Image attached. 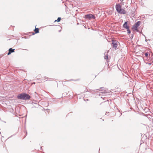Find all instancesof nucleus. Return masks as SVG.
I'll return each mask as SVG.
<instances>
[{"instance_id": "nucleus-10", "label": "nucleus", "mask_w": 153, "mask_h": 153, "mask_svg": "<svg viewBox=\"0 0 153 153\" xmlns=\"http://www.w3.org/2000/svg\"><path fill=\"white\" fill-rule=\"evenodd\" d=\"M61 18L60 17H58L57 20L55 21V22H59L61 20Z\"/></svg>"}, {"instance_id": "nucleus-5", "label": "nucleus", "mask_w": 153, "mask_h": 153, "mask_svg": "<svg viewBox=\"0 0 153 153\" xmlns=\"http://www.w3.org/2000/svg\"><path fill=\"white\" fill-rule=\"evenodd\" d=\"M118 42L116 41L113 40L112 42L113 47L114 49H116L117 48L118 45Z\"/></svg>"}, {"instance_id": "nucleus-3", "label": "nucleus", "mask_w": 153, "mask_h": 153, "mask_svg": "<svg viewBox=\"0 0 153 153\" xmlns=\"http://www.w3.org/2000/svg\"><path fill=\"white\" fill-rule=\"evenodd\" d=\"M140 21H138L132 27V30L133 31L136 30L137 31H138V27L140 26Z\"/></svg>"}, {"instance_id": "nucleus-17", "label": "nucleus", "mask_w": 153, "mask_h": 153, "mask_svg": "<svg viewBox=\"0 0 153 153\" xmlns=\"http://www.w3.org/2000/svg\"><path fill=\"white\" fill-rule=\"evenodd\" d=\"M33 83L34 84H35V82H33Z\"/></svg>"}, {"instance_id": "nucleus-13", "label": "nucleus", "mask_w": 153, "mask_h": 153, "mask_svg": "<svg viewBox=\"0 0 153 153\" xmlns=\"http://www.w3.org/2000/svg\"><path fill=\"white\" fill-rule=\"evenodd\" d=\"M104 58L105 59H108V55L105 56Z\"/></svg>"}, {"instance_id": "nucleus-11", "label": "nucleus", "mask_w": 153, "mask_h": 153, "mask_svg": "<svg viewBox=\"0 0 153 153\" xmlns=\"http://www.w3.org/2000/svg\"><path fill=\"white\" fill-rule=\"evenodd\" d=\"M127 31H128V34L130 33H131V31L129 29V28H128V29H127Z\"/></svg>"}, {"instance_id": "nucleus-6", "label": "nucleus", "mask_w": 153, "mask_h": 153, "mask_svg": "<svg viewBox=\"0 0 153 153\" xmlns=\"http://www.w3.org/2000/svg\"><path fill=\"white\" fill-rule=\"evenodd\" d=\"M15 49H13L12 48H10L9 49V52L7 53V55H8L11 54L12 53L14 52Z\"/></svg>"}, {"instance_id": "nucleus-15", "label": "nucleus", "mask_w": 153, "mask_h": 153, "mask_svg": "<svg viewBox=\"0 0 153 153\" xmlns=\"http://www.w3.org/2000/svg\"><path fill=\"white\" fill-rule=\"evenodd\" d=\"M147 64H148L149 65H151V64L150 63H147Z\"/></svg>"}, {"instance_id": "nucleus-7", "label": "nucleus", "mask_w": 153, "mask_h": 153, "mask_svg": "<svg viewBox=\"0 0 153 153\" xmlns=\"http://www.w3.org/2000/svg\"><path fill=\"white\" fill-rule=\"evenodd\" d=\"M123 27L126 29L129 28L128 26L127 25V22H126L123 25Z\"/></svg>"}, {"instance_id": "nucleus-8", "label": "nucleus", "mask_w": 153, "mask_h": 153, "mask_svg": "<svg viewBox=\"0 0 153 153\" xmlns=\"http://www.w3.org/2000/svg\"><path fill=\"white\" fill-rule=\"evenodd\" d=\"M48 79V78L47 76H45L43 77L42 80L43 81H47Z\"/></svg>"}, {"instance_id": "nucleus-12", "label": "nucleus", "mask_w": 153, "mask_h": 153, "mask_svg": "<svg viewBox=\"0 0 153 153\" xmlns=\"http://www.w3.org/2000/svg\"><path fill=\"white\" fill-rule=\"evenodd\" d=\"M149 54V53L148 52L146 53H145V56L146 57H147L148 56Z\"/></svg>"}, {"instance_id": "nucleus-14", "label": "nucleus", "mask_w": 153, "mask_h": 153, "mask_svg": "<svg viewBox=\"0 0 153 153\" xmlns=\"http://www.w3.org/2000/svg\"><path fill=\"white\" fill-rule=\"evenodd\" d=\"M109 93V92L107 91L106 90H105L104 91V94H105V93Z\"/></svg>"}, {"instance_id": "nucleus-9", "label": "nucleus", "mask_w": 153, "mask_h": 153, "mask_svg": "<svg viewBox=\"0 0 153 153\" xmlns=\"http://www.w3.org/2000/svg\"><path fill=\"white\" fill-rule=\"evenodd\" d=\"M34 31L35 32V33H39V29L38 28H35Z\"/></svg>"}, {"instance_id": "nucleus-1", "label": "nucleus", "mask_w": 153, "mask_h": 153, "mask_svg": "<svg viewBox=\"0 0 153 153\" xmlns=\"http://www.w3.org/2000/svg\"><path fill=\"white\" fill-rule=\"evenodd\" d=\"M19 99H23L24 100H28L30 98V96L26 94H22L19 95L17 96Z\"/></svg>"}, {"instance_id": "nucleus-2", "label": "nucleus", "mask_w": 153, "mask_h": 153, "mask_svg": "<svg viewBox=\"0 0 153 153\" xmlns=\"http://www.w3.org/2000/svg\"><path fill=\"white\" fill-rule=\"evenodd\" d=\"M116 8L117 12L121 14H125L126 13V11L121 8V6L119 4L116 5Z\"/></svg>"}, {"instance_id": "nucleus-16", "label": "nucleus", "mask_w": 153, "mask_h": 153, "mask_svg": "<svg viewBox=\"0 0 153 153\" xmlns=\"http://www.w3.org/2000/svg\"><path fill=\"white\" fill-rule=\"evenodd\" d=\"M115 68V67H116V66H114L112 68Z\"/></svg>"}, {"instance_id": "nucleus-4", "label": "nucleus", "mask_w": 153, "mask_h": 153, "mask_svg": "<svg viewBox=\"0 0 153 153\" xmlns=\"http://www.w3.org/2000/svg\"><path fill=\"white\" fill-rule=\"evenodd\" d=\"M85 19H94L95 17L92 14H87L85 15Z\"/></svg>"}]
</instances>
